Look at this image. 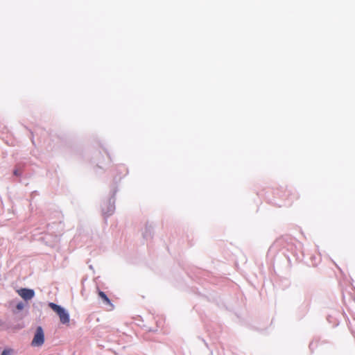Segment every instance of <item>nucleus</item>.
I'll use <instances>...</instances> for the list:
<instances>
[{"instance_id": "39448f33", "label": "nucleus", "mask_w": 355, "mask_h": 355, "mask_svg": "<svg viewBox=\"0 0 355 355\" xmlns=\"http://www.w3.org/2000/svg\"><path fill=\"white\" fill-rule=\"evenodd\" d=\"M99 297L104 301V302L107 304H111V302L105 293L103 291L98 292Z\"/></svg>"}, {"instance_id": "0eeeda50", "label": "nucleus", "mask_w": 355, "mask_h": 355, "mask_svg": "<svg viewBox=\"0 0 355 355\" xmlns=\"http://www.w3.org/2000/svg\"><path fill=\"white\" fill-rule=\"evenodd\" d=\"M11 352H12L11 349H6L2 352L1 355H10L11 354Z\"/></svg>"}, {"instance_id": "7ed1b4c3", "label": "nucleus", "mask_w": 355, "mask_h": 355, "mask_svg": "<svg viewBox=\"0 0 355 355\" xmlns=\"http://www.w3.org/2000/svg\"><path fill=\"white\" fill-rule=\"evenodd\" d=\"M17 293L24 300H30L35 296V291L29 288H21L17 290Z\"/></svg>"}, {"instance_id": "6e6552de", "label": "nucleus", "mask_w": 355, "mask_h": 355, "mask_svg": "<svg viewBox=\"0 0 355 355\" xmlns=\"http://www.w3.org/2000/svg\"><path fill=\"white\" fill-rule=\"evenodd\" d=\"M14 174H15V175H19V173H18V171H17V170H15V171H14Z\"/></svg>"}, {"instance_id": "f03ea898", "label": "nucleus", "mask_w": 355, "mask_h": 355, "mask_svg": "<svg viewBox=\"0 0 355 355\" xmlns=\"http://www.w3.org/2000/svg\"><path fill=\"white\" fill-rule=\"evenodd\" d=\"M44 334L42 327L39 326L37 327L34 337L31 342V345L33 347H40L44 344Z\"/></svg>"}, {"instance_id": "f257e3e1", "label": "nucleus", "mask_w": 355, "mask_h": 355, "mask_svg": "<svg viewBox=\"0 0 355 355\" xmlns=\"http://www.w3.org/2000/svg\"><path fill=\"white\" fill-rule=\"evenodd\" d=\"M49 306L58 314L62 324L69 322V314L67 310L53 302H50Z\"/></svg>"}, {"instance_id": "20e7f679", "label": "nucleus", "mask_w": 355, "mask_h": 355, "mask_svg": "<svg viewBox=\"0 0 355 355\" xmlns=\"http://www.w3.org/2000/svg\"><path fill=\"white\" fill-rule=\"evenodd\" d=\"M114 211V206L113 203H111L110 202L109 205H108L107 210V211L103 210V214L105 215H106L107 216H110L111 214H112Z\"/></svg>"}, {"instance_id": "423d86ee", "label": "nucleus", "mask_w": 355, "mask_h": 355, "mask_svg": "<svg viewBox=\"0 0 355 355\" xmlns=\"http://www.w3.org/2000/svg\"><path fill=\"white\" fill-rule=\"evenodd\" d=\"M24 308V304L23 302H19L17 306H16V309L18 310V311H21Z\"/></svg>"}]
</instances>
